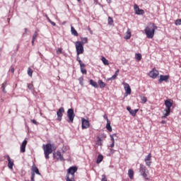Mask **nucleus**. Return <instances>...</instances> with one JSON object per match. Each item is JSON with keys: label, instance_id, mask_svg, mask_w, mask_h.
Masks as SVG:
<instances>
[{"label": "nucleus", "instance_id": "nucleus-1", "mask_svg": "<svg viewBox=\"0 0 181 181\" xmlns=\"http://www.w3.org/2000/svg\"><path fill=\"white\" fill-rule=\"evenodd\" d=\"M158 29V27L155 25V23H149L145 28V33L148 39H153L155 36V31Z\"/></svg>", "mask_w": 181, "mask_h": 181}, {"label": "nucleus", "instance_id": "nucleus-2", "mask_svg": "<svg viewBox=\"0 0 181 181\" xmlns=\"http://www.w3.org/2000/svg\"><path fill=\"white\" fill-rule=\"evenodd\" d=\"M139 173L146 180H149V171L144 164H140Z\"/></svg>", "mask_w": 181, "mask_h": 181}, {"label": "nucleus", "instance_id": "nucleus-3", "mask_svg": "<svg viewBox=\"0 0 181 181\" xmlns=\"http://www.w3.org/2000/svg\"><path fill=\"white\" fill-rule=\"evenodd\" d=\"M43 149H44V155L45 156V159H49L50 153L53 152V148H52V144H47L45 146L43 144Z\"/></svg>", "mask_w": 181, "mask_h": 181}, {"label": "nucleus", "instance_id": "nucleus-4", "mask_svg": "<svg viewBox=\"0 0 181 181\" xmlns=\"http://www.w3.org/2000/svg\"><path fill=\"white\" fill-rule=\"evenodd\" d=\"M165 105L166 107V108L165 109V113L162 117V118H166L167 117H169V115H170V108H172L173 103H172L170 100H166L165 101Z\"/></svg>", "mask_w": 181, "mask_h": 181}, {"label": "nucleus", "instance_id": "nucleus-5", "mask_svg": "<svg viewBox=\"0 0 181 181\" xmlns=\"http://www.w3.org/2000/svg\"><path fill=\"white\" fill-rule=\"evenodd\" d=\"M75 47L77 56H79V54H83L84 53V45H83V43H81V42L76 41L75 42Z\"/></svg>", "mask_w": 181, "mask_h": 181}, {"label": "nucleus", "instance_id": "nucleus-6", "mask_svg": "<svg viewBox=\"0 0 181 181\" xmlns=\"http://www.w3.org/2000/svg\"><path fill=\"white\" fill-rule=\"evenodd\" d=\"M68 122H73L76 115L74 114V109L71 108L67 110Z\"/></svg>", "mask_w": 181, "mask_h": 181}, {"label": "nucleus", "instance_id": "nucleus-7", "mask_svg": "<svg viewBox=\"0 0 181 181\" xmlns=\"http://www.w3.org/2000/svg\"><path fill=\"white\" fill-rule=\"evenodd\" d=\"M77 170V168L76 166L70 167L66 173V176L74 177V174L76 173Z\"/></svg>", "mask_w": 181, "mask_h": 181}, {"label": "nucleus", "instance_id": "nucleus-8", "mask_svg": "<svg viewBox=\"0 0 181 181\" xmlns=\"http://www.w3.org/2000/svg\"><path fill=\"white\" fill-rule=\"evenodd\" d=\"M63 114H64V107H61L57 112L58 121H62V118L63 117Z\"/></svg>", "mask_w": 181, "mask_h": 181}, {"label": "nucleus", "instance_id": "nucleus-9", "mask_svg": "<svg viewBox=\"0 0 181 181\" xmlns=\"http://www.w3.org/2000/svg\"><path fill=\"white\" fill-rule=\"evenodd\" d=\"M82 122V129H87V128L90 127V122L88 119H84V117L81 118Z\"/></svg>", "mask_w": 181, "mask_h": 181}, {"label": "nucleus", "instance_id": "nucleus-10", "mask_svg": "<svg viewBox=\"0 0 181 181\" xmlns=\"http://www.w3.org/2000/svg\"><path fill=\"white\" fill-rule=\"evenodd\" d=\"M144 162L146 163V166H148V168L151 167V165H152V156H151V153L145 157Z\"/></svg>", "mask_w": 181, "mask_h": 181}, {"label": "nucleus", "instance_id": "nucleus-11", "mask_svg": "<svg viewBox=\"0 0 181 181\" xmlns=\"http://www.w3.org/2000/svg\"><path fill=\"white\" fill-rule=\"evenodd\" d=\"M148 76L151 78H156V77L159 76V71L153 69L152 71L149 72Z\"/></svg>", "mask_w": 181, "mask_h": 181}, {"label": "nucleus", "instance_id": "nucleus-12", "mask_svg": "<svg viewBox=\"0 0 181 181\" xmlns=\"http://www.w3.org/2000/svg\"><path fill=\"white\" fill-rule=\"evenodd\" d=\"M53 156L57 160H64V158L62 155V153L60 151H57L53 153Z\"/></svg>", "mask_w": 181, "mask_h": 181}, {"label": "nucleus", "instance_id": "nucleus-13", "mask_svg": "<svg viewBox=\"0 0 181 181\" xmlns=\"http://www.w3.org/2000/svg\"><path fill=\"white\" fill-rule=\"evenodd\" d=\"M4 159H7L8 160V167L9 169H13V160L11 159L9 155L4 156Z\"/></svg>", "mask_w": 181, "mask_h": 181}, {"label": "nucleus", "instance_id": "nucleus-14", "mask_svg": "<svg viewBox=\"0 0 181 181\" xmlns=\"http://www.w3.org/2000/svg\"><path fill=\"white\" fill-rule=\"evenodd\" d=\"M134 9L136 15H144V13H145V11L139 8V6H138L136 4H134Z\"/></svg>", "mask_w": 181, "mask_h": 181}, {"label": "nucleus", "instance_id": "nucleus-15", "mask_svg": "<svg viewBox=\"0 0 181 181\" xmlns=\"http://www.w3.org/2000/svg\"><path fill=\"white\" fill-rule=\"evenodd\" d=\"M163 81H165V83H168V81H169V75H160L158 83L161 84Z\"/></svg>", "mask_w": 181, "mask_h": 181}, {"label": "nucleus", "instance_id": "nucleus-16", "mask_svg": "<svg viewBox=\"0 0 181 181\" xmlns=\"http://www.w3.org/2000/svg\"><path fill=\"white\" fill-rule=\"evenodd\" d=\"M26 145H28V140L25 139L22 144H21V152L22 153L26 152Z\"/></svg>", "mask_w": 181, "mask_h": 181}, {"label": "nucleus", "instance_id": "nucleus-17", "mask_svg": "<svg viewBox=\"0 0 181 181\" xmlns=\"http://www.w3.org/2000/svg\"><path fill=\"white\" fill-rule=\"evenodd\" d=\"M31 173H36V175H39L40 176V172H39V168L36 167V165L33 164L31 168Z\"/></svg>", "mask_w": 181, "mask_h": 181}, {"label": "nucleus", "instance_id": "nucleus-18", "mask_svg": "<svg viewBox=\"0 0 181 181\" xmlns=\"http://www.w3.org/2000/svg\"><path fill=\"white\" fill-rule=\"evenodd\" d=\"M127 111H129V114L132 115V117H135L136 115V112H138L139 111L138 109L133 110L132 109H131V107H127Z\"/></svg>", "mask_w": 181, "mask_h": 181}, {"label": "nucleus", "instance_id": "nucleus-19", "mask_svg": "<svg viewBox=\"0 0 181 181\" xmlns=\"http://www.w3.org/2000/svg\"><path fill=\"white\" fill-rule=\"evenodd\" d=\"M124 90L126 91V94H131V87L129 86V84L124 83Z\"/></svg>", "mask_w": 181, "mask_h": 181}, {"label": "nucleus", "instance_id": "nucleus-20", "mask_svg": "<svg viewBox=\"0 0 181 181\" xmlns=\"http://www.w3.org/2000/svg\"><path fill=\"white\" fill-rule=\"evenodd\" d=\"M89 83H90V86H92L95 88H98V84L94 80L90 79V81H89Z\"/></svg>", "mask_w": 181, "mask_h": 181}, {"label": "nucleus", "instance_id": "nucleus-21", "mask_svg": "<svg viewBox=\"0 0 181 181\" xmlns=\"http://www.w3.org/2000/svg\"><path fill=\"white\" fill-rule=\"evenodd\" d=\"M118 74H119V69H117L115 71V74L112 77L109 78L107 80H115V78H117V76H118Z\"/></svg>", "mask_w": 181, "mask_h": 181}, {"label": "nucleus", "instance_id": "nucleus-22", "mask_svg": "<svg viewBox=\"0 0 181 181\" xmlns=\"http://www.w3.org/2000/svg\"><path fill=\"white\" fill-rule=\"evenodd\" d=\"M71 35H73L74 36H78V33H77V30H76V29L73 26L71 27Z\"/></svg>", "mask_w": 181, "mask_h": 181}, {"label": "nucleus", "instance_id": "nucleus-23", "mask_svg": "<svg viewBox=\"0 0 181 181\" xmlns=\"http://www.w3.org/2000/svg\"><path fill=\"white\" fill-rule=\"evenodd\" d=\"M36 37H37V32L35 31V33L33 35L32 41H31L33 46V45H35V40H36Z\"/></svg>", "mask_w": 181, "mask_h": 181}, {"label": "nucleus", "instance_id": "nucleus-24", "mask_svg": "<svg viewBox=\"0 0 181 181\" xmlns=\"http://www.w3.org/2000/svg\"><path fill=\"white\" fill-rule=\"evenodd\" d=\"M128 175H129V179H131V180L134 179V170L129 169L128 170Z\"/></svg>", "mask_w": 181, "mask_h": 181}, {"label": "nucleus", "instance_id": "nucleus-25", "mask_svg": "<svg viewBox=\"0 0 181 181\" xmlns=\"http://www.w3.org/2000/svg\"><path fill=\"white\" fill-rule=\"evenodd\" d=\"M103 159H104L103 155L99 154L96 160V163H101V162H103Z\"/></svg>", "mask_w": 181, "mask_h": 181}, {"label": "nucleus", "instance_id": "nucleus-26", "mask_svg": "<svg viewBox=\"0 0 181 181\" xmlns=\"http://www.w3.org/2000/svg\"><path fill=\"white\" fill-rule=\"evenodd\" d=\"M107 124H106V128L107 129V131H109L110 132H112V127H111V123L109 122H107Z\"/></svg>", "mask_w": 181, "mask_h": 181}, {"label": "nucleus", "instance_id": "nucleus-27", "mask_svg": "<svg viewBox=\"0 0 181 181\" xmlns=\"http://www.w3.org/2000/svg\"><path fill=\"white\" fill-rule=\"evenodd\" d=\"M101 61L103 62V64H105V66H108V64H110L108 61L105 59V57H103L101 58Z\"/></svg>", "mask_w": 181, "mask_h": 181}, {"label": "nucleus", "instance_id": "nucleus-28", "mask_svg": "<svg viewBox=\"0 0 181 181\" xmlns=\"http://www.w3.org/2000/svg\"><path fill=\"white\" fill-rule=\"evenodd\" d=\"M124 39H126V40L131 39V31H129V30H127V35L124 36Z\"/></svg>", "mask_w": 181, "mask_h": 181}, {"label": "nucleus", "instance_id": "nucleus-29", "mask_svg": "<svg viewBox=\"0 0 181 181\" xmlns=\"http://www.w3.org/2000/svg\"><path fill=\"white\" fill-rule=\"evenodd\" d=\"M82 45H86L88 42V38L87 37H81Z\"/></svg>", "mask_w": 181, "mask_h": 181}, {"label": "nucleus", "instance_id": "nucleus-30", "mask_svg": "<svg viewBox=\"0 0 181 181\" xmlns=\"http://www.w3.org/2000/svg\"><path fill=\"white\" fill-rule=\"evenodd\" d=\"M98 83L101 88H104L105 87V83H104L102 80H99Z\"/></svg>", "mask_w": 181, "mask_h": 181}, {"label": "nucleus", "instance_id": "nucleus-31", "mask_svg": "<svg viewBox=\"0 0 181 181\" xmlns=\"http://www.w3.org/2000/svg\"><path fill=\"white\" fill-rule=\"evenodd\" d=\"M28 88L30 90V91H35V87L32 83H28Z\"/></svg>", "mask_w": 181, "mask_h": 181}, {"label": "nucleus", "instance_id": "nucleus-32", "mask_svg": "<svg viewBox=\"0 0 181 181\" xmlns=\"http://www.w3.org/2000/svg\"><path fill=\"white\" fill-rule=\"evenodd\" d=\"M140 98H141V103H143V104H145V103H146L148 101V99L146 98V97H145L144 95H141Z\"/></svg>", "mask_w": 181, "mask_h": 181}, {"label": "nucleus", "instance_id": "nucleus-33", "mask_svg": "<svg viewBox=\"0 0 181 181\" xmlns=\"http://www.w3.org/2000/svg\"><path fill=\"white\" fill-rule=\"evenodd\" d=\"M28 74L30 77H32L33 74V70H32V69H30V67L28 69Z\"/></svg>", "mask_w": 181, "mask_h": 181}, {"label": "nucleus", "instance_id": "nucleus-34", "mask_svg": "<svg viewBox=\"0 0 181 181\" xmlns=\"http://www.w3.org/2000/svg\"><path fill=\"white\" fill-rule=\"evenodd\" d=\"M96 144L101 146V145H103V139H101V138H98V139L96 141Z\"/></svg>", "mask_w": 181, "mask_h": 181}, {"label": "nucleus", "instance_id": "nucleus-35", "mask_svg": "<svg viewBox=\"0 0 181 181\" xmlns=\"http://www.w3.org/2000/svg\"><path fill=\"white\" fill-rule=\"evenodd\" d=\"M136 60L138 62H139L141 60V59H142V55H141V54H136V56H135Z\"/></svg>", "mask_w": 181, "mask_h": 181}, {"label": "nucleus", "instance_id": "nucleus-36", "mask_svg": "<svg viewBox=\"0 0 181 181\" xmlns=\"http://www.w3.org/2000/svg\"><path fill=\"white\" fill-rule=\"evenodd\" d=\"M107 22L108 25H112V23H114V20H112V18L108 17Z\"/></svg>", "mask_w": 181, "mask_h": 181}, {"label": "nucleus", "instance_id": "nucleus-37", "mask_svg": "<svg viewBox=\"0 0 181 181\" xmlns=\"http://www.w3.org/2000/svg\"><path fill=\"white\" fill-rule=\"evenodd\" d=\"M114 136H117L116 134H113L110 135V139L112 141V143L115 144V140L114 139Z\"/></svg>", "mask_w": 181, "mask_h": 181}, {"label": "nucleus", "instance_id": "nucleus-38", "mask_svg": "<svg viewBox=\"0 0 181 181\" xmlns=\"http://www.w3.org/2000/svg\"><path fill=\"white\" fill-rule=\"evenodd\" d=\"M78 81H79V84H81V86H83V81H84V78H83V76L80 77L78 78Z\"/></svg>", "mask_w": 181, "mask_h": 181}, {"label": "nucleus", "instance_id": "nucleus-39", "mask_svg": "<svg viewBox=\"0 0 181 181\" xmlns=\"http://www.w3.org/2000/svg\"><path fill=\"white\" fill-rule=\"evenodd\" d=\"M66 181H74V177H70L66 175Z\"/></svg>", "mask_w": 181, "mask_h": 181}, {"label": "nucleus", "instance_id": "nucleus-40", "mask_svg": "<svg viewBox=\"0 0 181 181\" xmlns=\"http://www.w3.org/2000/svg\"><path fill=\"white\" fill-rule=\"evenodd\" d=\"M81 72L82 73V74H87V69L84 68H81Z\"/></svg>", "mask_w": 181, "mask_h": 181}, {"label": "nucleus", "instance_id": "nucleus-41", "mask_svg": "<svg viewBox=\"0 0 181 181\" xmlns=\"http://www.w3.org/2000/svg\"><path fill=\"white\" fill-rule=\"evenodd\" d=\"M62 53H63V49L62 48H59L57 50V54H62Z\"/></svg>", "mask_w": 181, "mask_h": 181}, {"label": "nucleus", "instance_id": "nucleus-42", "mask_svg": "<svg viewBox=\"0 0 181 181\" xmlns=\"http://www.w3.org/2000/svg\"><path fill=\"white\" fill-rule=\"evenodd\" d=\"M175 24L176 25H181V18L176 20L175 22Z\"/></svg>", "mask_w": 181, "mask_h": 181}, {"label": "nucleus", "instance_id": "nucleus-43", "mask_svg": "<svg viewBox=\"0 0 181 181\" xmlns=\"http://www.w3.org/2000/svg\"><path fill=\"white\" fill-rule=\"evenodd\" d=\"M31 181H35V173H31Z\"/></svg>", "mask_w": 181, "mask_h": 181}, {"label": "nucleus", "instance_id": "nucleus-44", "mask_svg": "<svg viewBox=\"0 0 181 181\" xmlns=\"http://www.w3.org/2000/svg\"><path fill=\"white\" fill-rule=\"evenodd\" d=\"M101 181H107V177H105V175H102V180Z\"/></svg>", "mask_w": 181, "mask_h": 181}, {"label": "nucleus", "instance_id": "nucleus-45", "mask_svg": "<svg viewBox=\"0 0 181 181\" xmlns=\"http://www.w3.org/2000/svg\"><path fill=\"white\" fill-rule=\"evenodd\" d=\"M84 67H86V64H80V69H84Z\"/></svg>", "mask_w": 181, "mask_h": 181}, {"label": "nucleus", "instance_id": "nucleus-46", "mask_svg": "<svg viewBox=\"0 0 181 181\" xmlns=\"http://www.w3.org/2000/svg\"><path fill=\"white\" fill-rule=\"evenodd\" d=\"M31 122H33V124H34L35 125H37V122H36L35 119H31Z\"/></svg>", "mask_w": 181, "mask_h": 181}, {"label": "nucleus", "instance_id": "nucleus-47", "mask_svg": "<svg viewBox=\"0 0 181 181\" xmlns=\"http://www.w3.org/2000/svg\"><path fill=\"white\" fill-rule=\"evenodd\" d=\"M103 118H104L105 119H106L107 122H109V120H108V117H107V115H103Z\"/></svg>", "mask_w": 181, "mask_h": 181}, {"label": "nucleus", "instance_id": "nucleus-48", "mask_svg": "<svg viewBox=\"0 0 181 181\" xmlns=\"http://www.w3.org/2000/svg\"><path fill=\"white\" fill-rule=\"evenodd\" d=\"M45 16H46L47 21L48 22H52V20H50V18H49V16H47V15H46Z\"/></svg>", "mask_w": 181, "mask_h": 181}, {"label": "nucleus", "instance_id": "nucleus-49", "mask_svg": "<svg viewBox=\"0 0 181 181\" xmlns=\"http://www.w3.org/2000/svg\"><path fill=\"white\" fill-rule=\"evenodd\" d=\"M110 153H114L115 152V150H114L112 148H110Z\"/></svg>", "mask_w": 181, "mask_h": 181}, {"label": "nucleus", "instance_id": "nucleus-50", "mask_svg": "<svg viewBox=\"0 0 181 181\" xmlns=\"http://www.w3.org/2000/svg\"><path fill=\"white\" fill-rule=\"evenodd\" d=\"M49 23H51V25H52V26H56V23H54L52 21H51V22H49Z\"/></svg>", "mask_w": 181, "mask_h": 181}, {"label": "nucleus", "instance_id": "nucleus-51", "mask_svg": "<svg viewBox=\"0 0 181 181\" xmlns=\"http://www.w3.org/2000/svg\"><path fill=\"white\" fill-rule=\"evenodd\" d=\"M11 73H15V69L13 67H11Z\"/></svg>", "mask_w": 181, "mask_h": 181}, {"label": "nucleus", "instance_id": "nucleus-52", "mask_svg": "<svg viewBox=\"0 0 181 181\" xmlns=\"http://www.w3.org/2000/svg\"><path fill=\"white\" fill-rule=\"evenodd\" d=\"M5 87H6V83L2 84V88H5Z\"/></svg>", "mask_w": 181, "mask_h": 181}, {"label": "nucleus", "instance_id": "nucleus-53", "mask_svg": "<svg viewBox=\"0 0 181 181\" xmlns=\"http://www.w3.org/2000/svg\"><path fill=\"white\" fill-rule=\"evenodd\" d=\"M76 60H77V62L81 60V59H80V57H79L78 55H77Z\"/></svg>", "mask_w": 181, "mask_h": 181}, {"label": "nucleus", "instance_id": "nucleus-54", "mask_svg": "<svg viewBox=\"0 0 181 181\" xmlns=\"http://www.w3.org/2000/svg\"><path fill=\"white\" fill-rule=\"evenodd\" d=\"M114 146H115V143H112L110 146V148H114Z\"/></svg>", "mask_w": 181, "mask_h": 181}, {"label": "nucleus", "instance_id": "nucleus-55", "mask_svg": "<svg viewBox=\"0 0 181 181\" xmlns=\"http://www.w3.org/2000/svg\"><path fill=\"white\" fill-rule=\"evenodd\" d=\"M24 30H25V33H28V32H29V30H28V28H25Z\"/></svg>", "mask_w": 181, "mask_h": 181}, {"label": "nucleus", "instance_id": "nucleus-56", "mask_svg": "<svg viewBox=\"0 0 181 181\" xmlns=\"http://www.w3.org/2000/svg\"><path fill=\"white\" fill-rule=\"evenodd\" d=\"M3 89H2V91H3V93H6V90H5V88H2Z\"/></svg>", "mask_w": 181, "mask_h": 181}, {"label": "nucleus", "instance_id": "nucleus-57", "mask_svg": "<svg viewBox=\"0 0 181 181\" xmlns=\"http://www.w3.org/2000/svg\"><path fill=\"white\" fill-rule=\"evenodd\" d=\"M78 63H79V64H81L83 62H81V60H79V61H78Z\"/></svg>", "mask_w": 181, "mask_h": 181}, {"label": "nucleus", "instance_id": "nucleus-58", "mask_svg": "<svg viewBox=\"0 0 181 181\" xmlns=\"http://www.w3.org/2000/svg\"><path fill=\"white\" fill-rule=\"evenodd\" d=\"M161 123H162V124H166V122H165V121L163 120V121L161 122Z\"/></svg>", "mask_w": 181, "mask_h": 181}, {"label": "nucleus", "instance_id": "nucleus-59", "mask_svg": "<svg viewBox=\"0 0 181 181\" xmlns=\"http://www.w3.org/2000/svg\"><path fill=\"white\" fill-rule=\"evenodd\" d=\"M108 4H111V0H107Z\"/></svg>", "mask_w": 181, "mask_h": 181}, {"label": "nucleus", "instance_id": "nucleus-60", "mask_svg": "<svg viewBox=\"0 0 181 181\" xmlns=\"http://www.w3.org/2000/svg\"><path fill=\"white\" fill-rule=\"evenodd\" d=\"M78 1V2H80V1H81V0H77Z\"/></svg>", "mask_w": 181, "mask_h": 181}]
</instances>
